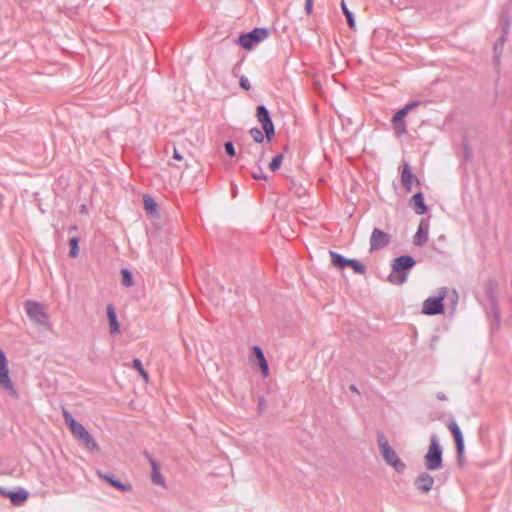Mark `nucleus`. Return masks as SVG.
<instances>
[{
    "mask_svg": "<svg viewBox=\"0 0 512 512\" xmlns=\"http://www.w3.org/2000/svg\"><path fill=\"white\" fill-rule=\"evenodd\" d=\"M62 416L65 424L69 427L71 433L79 442L89 450H98V445L91 434L82 424L77 422L71 413L64 407L62 408Z\"/></svg>",
    "mask_w": 512,
    "mask_h": 512,
    "instance_id": "nucleus-1",
    "label": "nucleus"
},
{
    "mask_svg": "<svg viewBox=\"0 0 512 512\" xmlns=\"http://www.w3.org/2000/svg\"><path fill=\"white\" fill-rule=\"evenodd\" d=\"M416 261L412 256L402 255L392 261V271L388 281L394 285H402L407 281L409 271L414 267Z\"/></svg>",
    "mask_w": 512,
    "mask_h": 512,
    "instance_id": "nucleus-2",
    "label": "nucleus"
},
{
    "mask_svg": "<svg viewBox=\"0 0 512 512\" xmlns=\"http://www.w3.org/2000/svg\"><path fill=\"white\" fill-rule=\"evenodd\" d=\"M377 442L380 453L385 462L392 466L397 472H403L406 468L405 463L399 458L397 453L389 445L388 439L382 432H378Z\"/></svg>",
    "mask_w": 512,
    "mask_h": 512,
    "instance_id": "nucleus-3",
    "label": "nucleus"
},
{
    "mask_svg": "<svg viewBox=\"0 0 512 512\" xmlns=\"http://www.w3.org/2000/svg\"><path fill=\"white\" fill-rule=\"evenodd\" d=\"M424 461L427 470L434 471L442 468V449L436 435H432L430 438V445L424 457Z\"/></svg>",
    "mask_w": 512,
    "mask_h": 512,
    "instance_id": "nucleus-4",
    "label": "nucleus"
},
{
    "mask_svg": "<svg viewBox=\"0 0 512 512\" xmlns=\"http://www.w3.org/2000/svg\"><path fill=\"white\" fill-rule=\"evenodd\" d=\"M28 317L38 325L46 326L49 323L48 314L42 304L27 300L24 304Z\"/></svg>",
    "mask_w": 512,
    "mask_h": 512,
    "instance_id": "nucleus-5",
    "label": "nucleus"
},
{
    "mask_svg": "<svg viewBox=\"0 0 512 512\" xmlns=\"http://www.w3.org/2000/svg\"><path fill=\"white\" fill-rule=\"evenodd\" d=\"M268 37V30L265 28H255L252 31L241 34L238 37V43L241 47L251 50L255 45Z\"/></svg>",
    "mask_w": 512,
    "mask_h": 512,
    "instance_id": "nucleus-6",
    "label": "nucleus"
},
{
    "mask_svg": "<svg viewBox=\"0 0 512 512\" xmlns=\"http://www.w3.org/2000/svg\"><path fill=\"white\" fill-rule=\"evenodd\" d=\"M446 294V288L440 291L438 297H429L423 302L422 312L426 315H439L444 311L443 298Z\"/></svg>",
    "mask_w": 512,
    "mask_h": 512,
    "instance_id": "nucleus-7",
    "label": "nucleus"
},
{
    "mask_svg": "<svg viewBox=\"0 0 512 512\" xmlns=\"http://www.w3.org/2000/svg\"><path fill=\"white\" fill-rule=\"evenodd\" d=\"M257 120L262 124V128L268 140H271L274 135V125L270 118L269 112L264 105H259L256 109Z\"/></svg>",
    "mask_w": 512,
    "mask_h": 512,
    "instance_id": "nucleus-8",
    "label": "nucleus"
},
{
    "mask_svg": "<svg viewBox=\"0 0 512 512\" xmlns=\"http://www.w3.org/2000/svg\"><path fill=\"white\" fill-rule=\"evenodd\" d=\"M390 240L391 236L388 233L379 228H374L370 236V251L373 252L386 247Z\"/></svg>",
    "mask_w": 512,
    "mask_h": 512,
    "instance_id": "nucleus-9",
    "label": "nucleus"
},
{
    "mask_svg": "<svg viewBox=\"0 0 512 512\" xmlns=\"http://www.w3.org/2000/svg\"><path fill=\"white\" fill-rule=\"evenodd\" d=\"M416 105H417V103L407 104L402 109H400L398 112H396L395 115L393 116L392 124H393L396 134L398 136L407 132L404 117Z\"/></svg>",
    "mask_w": 512,
    "mask_h": 512,
    "instance_id": "nucleus-10",
    "label": "nucleus"
},
{
    "mask_svg": "<svg viewBox=\"0 0 512 512\" xmlns=\"http://www.w3.org/2000/svg\"><path fill=\"white\" fill-rule=\"evenodd\" d=\"M0 386L9 391H14L9 377L8 361L3 350L0 349Z\"/></svg>",
    "mask_w": 512,
    "mask_h": 512,
    "instance_id": "nucleus-11",
    "label": "nucleus"
},
{
    "mask_svg": "<svg viewBox=\"0 0 512 512\" xmlns=\"http://www.w3.org/2000/svg\"><path fill=\"white\" fill-rule=\"evenodd\" d=\"M149 463L151 465V481L155 485H159L161 487H166V481L163 475L161 474V466L160 464L152 458L150 455H147Z\"/></svg>",
    "mask_w": 512,
    "mask_h": 512,
    "instance_id": "nucleus-12",
    "label": "nucleus"
},
{
    "mask_svg": "<svg viewBox=\"0 0 512 512\" xmlns=\"http://www.w3.org/2000/svg\"><path fill=\"white\" fill-rule=\"evenodd\" d=\"M414 484L419 491L427 493L433 487L434 478L430 474L423 472L417 476Z\"/></svg>",
    "mask_w": 512,
    "mask_h": 512,
    "instance_id": "nucleus-13",
    "label": "nucleus"
},
{
    "mask_svg": "<svg viewBox=\"0 0 512 512\" xmlns=\"http://www.w3.org/2000/svg\"><path fill=\"white\" fill-rule=\"evenodd\" d=\"M97 475L101 479H103L104 481L109 483L111 486L115 487L116 489H118V490H120L122 492H128V491H131V489H132V486L130 484L122 483L121 481L115 479L113 477V475H111V474H106V473H103L101 471H98Z\"/></svg>",
    "mask_w": 512,
    "mask_h": 512,
    "instance_id": "nucleus-14",
    "label": "nucleus"
},
{
    "mask_svg": "<svg viewBox=\"0 0 512 512\" xmlns=\"http://www.w3.org/2000/svg\"><path fill=\"white\" fill-rule=\"evenodd\" d=\"M413 181L418 182L417 178L411 172L409 163L404 162L401 172V183L407 191H411Z\"/></svg>",
    "mask_w": 512,
    "mask_h": 512,
    "instance_id": "nucleus-15",
    "label": "nucleus"
},
{
    "mask_svg": "<svg viewBox=\"0 0 512 512\" xmlns=\"http://www.w3.org/2000/svg\"><path fill=\"white\" fill-rule=\"evenodd\" d=\"M448 428L454 437L458 454H462L464 450V441L459 426L456 422H450Z\"/></svg>",
    "mask_w": 512,
    "mask_h": 512,
    "instance_id": "nucleus-16",
    "label": "nucleus"
},
{
    "mask_svg": "<svg viewBox=\"0 0 512 512\" xmlns=\"http://www.w3.org/2000/svg\"><path fill=\"white\" fill-rule=\"evenodd\" d=\"M448 428L454 437L458 454H462L464 450V441L459 426L456 422H450Z\"/></svg>",
    "mask_w": 512,
    "mask_h": 512,
    "instance_id": "nucleus-17",
    "label": "nucleus"
},
{
    "mask_svg": "<svg viewBox=\"0 0 512 512\" xmlns=\"http://www.w3.org/2000/svg\"><path fill=\"white\" fill-rule=\"evenodd\" d=\"M448 428L454 437L458 454H462L464 450V441L459 426L456 422H450Z\"/></svg>",
    "mask_w": 512,
    "mask_h": 512,
    "instance_id": "nucleus-18",
    "label": "nucleus"
},
{
    "mask_svg": "<svg viewBox=\"0 0 512 512\" xmlns=\"http://www.w3.org/2000/svg\"><path fill=\"white\" fill-rule=\"evenodd\" d=\"M252 352L258 361L263 377H267L269 375V367L262 349L259 346H253Z\"/></svg>",
    "mask_w": 512,
    "mask_h": 512,
    "instance_id": "nucleus-19",
    "label": "nucleus"
},
{
    "mask_svg": "<svg viewBox=\"0 0 512 512\" xmlns=\"http://www.w3.org/2000/svg\"><path fill=\"white\" fill-rule=\"evenodd\" d=\"M428 224L421 221L418 230L414 236V244L417 246H423L428 241Z\"/></svg>",
    "mask_w": 512,
    "mask_h": 512,
    "instance_id": "nucleus-20",
    "label": "nucleus"
},
{
    "mask_svg": "<svg viewBox=\"0 0 512 512\" xmlns=\"http://www.w3.org/2000/svg\"><path fill=\"white\" fill-rule=\"evenodd\" d=\"M3 494L6 495L14 505H17V506L22 505L28 498V492L24 489H19L17 491H10L7 493L3 492Z\"/></svg>",
    "mask_w": 512,
    "mask_h": 512,
    "instance_id": "nucleus-21",
    "label": "nucleus"
},
{
    "mask_svg": "<svg viewBox=\"0 0 512 512\" xmlns=\"http://www.w3.org/2000/svg\"><path fill=\"white\" fill-rule=\"evenodd\" d=\"M411 206L417 215L426 213L427 207L424 203V197L421 192L416 193L411 199Z\"/></svg>",
    "mask_w": 512,
    "mask_h": 512,
    "instance_id": "nucleus-22",
    "label": "nucleus"
},
{
    "mask_svg": "<svg viewBox=\"0 0 512 512\" xmlns=\"http://www.w3.org/2000/svg\"><path fill=\"white\" fill-rule=\"evenodd\" d=\"M107 317H108L109 326H110V333L111 334L119 333L120 325L117 320V315H116L115 309L111 304H109L107 306Z\"/></svg>",
    "mask_w": 512,
    "mask_h": 512,
    "instance_id": "nucleus-23",
    "label": "nucleus"
},
{
    "mask_svg": "<svg viewBox=\"0 0 512 512\" xmlns=\"http://www.w3.org/2000/svg\"><path fill=\"white\" fill-rule=\"evenodd\" d=\"M329 256H330V259H331V263L337 267V268H340V269H343L345 268L346 266H348V261L349 259H346L344 256H342L341 254L335 252V251H329Z\"/></svg>",
    "mask_w": 512,
    "mask_h": 512,
    "instance_id": "nucleus-24",
    "label": "nucleus"
},
{
    "mask_svg": "<svg viewBox=\"0 0 512 512\" xmlns=\"http://www.w3.org/2000/svg\"><path fill=\"white\" fill-rule=\"evenodd\" d=\"M341 9L343 11V14L345 15L346 17V20H347V23L349 25L350 28H354L355 27V21H354V17H353V14L352 12L348 9L346 3L344 0L341 1Z\"/></svg>",
    "mask_w": 512,
    "mask_h": 512,
    "instance_id": "nucleus-25",
    "label": "nucleus"
},
{
    "mask_svg": "<svg viewBox=\"0 0 512 512\" xmlns=\"http://www.w3.org/2000/svg\"><path fill=\"white\" fill-rule=\"evenodd\" d=\"M348 266H350L357 274L362 275L366 272V267L356 259H349Z\"/></svg>",
    "mask_w": 512,
    "mask_h": 512,
    "instance_id": "nucleus-26",
    "label": "nucleus"
},
{
    "mask_svg": "<svg viewBox=\"0 0 512 512\" xmlns=\"http://www.w3.org/2000/svg\"><path fill=\"white\" fill-rule=\"evenodd\" d=\"M122 284L126 287H130L133 285V276L132 273L128 269H122Z\"/></svg>",
    "mask_w": 512,
    "mask_h": 512,
    "instance_id": "nucleus-27",
    "label": "nucleus"
},
{
    "mask_svg": "<svg viewBox=\"0 0 512 512\" xmlns=\"http://www.w3.org/2000/svg\"><path fill=\"white\" fill-rule=\"evenodd\" d=\"M144 208L149 214L156 212L157 204L150 197H144Z\"/></svg>",
    "mask_w": 512,
    "mask_h": 512,
    "instance_id": "nucleus-28",
    "label": "nucleus"
},
{
    "mask_svg": "<svg viewBox=\"0 0 512 512\" xmlns=\"http://www.w3.org/2000/svg\"><path fill=\"white\" fill-rule=\"evenodd\" d=\"M69 246H70V251H69V255L72 257V258H75L78 256L79 254V246H78V239L77 238H71L69 240Z\"/></svg>",
    "mask_w": 512,
    "mask_h": 512,
    "instance_id": "nucleus-29",
    "label": "nucleus"
},
{
    "mask_svg": "<svg viewBox=\"0 0 512 512\" xmlns=\"http://www.w3.org/2000/svg\"><path fill=\"white\" fill-rule=\"evenodd\" d=\"M283 155L282 154H277L275 155L270 164H269V168L272 170V171H276L277 169L280 168L282 162H283Z\"/></svg>",
    "mask_w": 512,
    "mask_h": 512,
    "instance_id": "nucleus-30",
    "label": "nucleus"
},
{
    "mask_svg": "<svg viewBox=\"0 0 512 512\" xmlns=\"http://www.w3.org/2000/svg\"><path fill=\"white\" fill-rule=\"evenodd\" d=\"M250 135L254 139L255 142L261 143L264 140V134L261 129L259 128H252L250 130Z\"/></svg>",
    "mask_w": 512,
    "mask_h": 512,
    "instance_id": "nucleus-31",
    "label": "nucleus"
},
{
    "mask_svg": "<svg viewBox=\"0 0 512 512\" xmlns=\"http://www.w3.org/2000/svg\"><path fill=\"white\" fill-rule=\"evenodd\" d=\"M507 31H504V34L500 37L499 43H496L494 45V51H495V59L497 62L499 61V54L497 52L499 46H503L506 41Z\"/></svg>",
    "mask_w": 512,
    "mask_h": 512,
    "instance_id": "nucleus-32",
    "label": "nucleus"
},
{
    "mask_svg": "<svg viewBox=\"0 0 512 512\" xmlns=\"http://www.w3.org/2000/svg\"><path fill=\"white\" fill-rule=\"evenodd\" d=\"M225 152L231 157L235 156L236 152L232 142L225 143Z\"/></svg>",
    "mask_w": 512,
    "mask_h": 512,
    "instance_id": "nucleus-33",
    "label": "nucleus"
},
{
    "mask_svg": "<svg viewBox=\"0 0 512 512\" xmlns=\"http://www.w3.org/2000/svg\"><path fill=\"white\" fill-rule=\"evenodd\" d=\"M239 84H240L241 88H243L244 90H249L251 88L250 82H249L248 78L245 76H242L240 78Z\"/></svg>",
    "mask_w": 512,
    "mask_h": 512,
    "instance_id": "nucleus-34",
    "label": "nucleus"
},
{
    "mask_svg": "<svg viewBox=\"0 0 512 512\" xmlns=\"http://www.w3.org/2000/svg\"><path fill=\"white\" fill-rule=\"evenodd\" d=\"M132 365L139 373L144 370L142 362L138 358L133 359Z\"/></svg>",
    "mask_w": 512,
    "mask_h": 512,
    "instance_id": "nucleus-35",
    "label": "nucleus"
},
{
    "mask_svg": "<svg viewBox=\"0 0 512 512\" xmlns=\"http://www.w3.org/2000/svg\"><path fill=\"white\" fill-rule=\"evenodd\" d=\"M252 177L256 180H259V179H266V175L262 172L261 169H259L257 172H254L252 174Z\"/></svg>",
    "mask_w": 512,
    "mask_h": 512,
    "instance_id": "nucleus-36",
    "label": "nucleus"
},
{
    "mask_svg": "<svg viewBox=\"0 0 512 512\" xmlns=\"http://www.w3.org/2000/svg\"><path fill=\"white\" fill-rule=\"evenodd\" d=\"M313 0H306L305 2V9L307 13L309 14L312 10Z\"/></svg>",
    "mask_w": 512,
    "mask_h": 512,
    "instance_id": "nucleus-37",
    "label": "nucleus"
},
{
    "mask_svg": "<svg viewBox=\"0 0 512 512\" xmlns=\"http://www.w3.org/2000/svg\"><path fill=\"white\" fill-rule=\"evenodd\" d=\"M139 374H140V376L142 377V379L144 380L145 383L149 382V375H148V372L145 369L142 372H140Z\"/></svg>",
    "mask_w": 512,
    "mask_h": 512,
    "instance_id": "nucleus-38",
    "label": "nucleus"
},
{
    "mask_svg": "<svg viewBox=\"0 0 512 512\" xmlns=\"http://www.w3.org/2000/svg\"><path fill=\"white\" fill-rule=\"evenodd\" d=\"M139 374H140V376L142 377V379L144 380L145 383L149 382V375H148V372L145 369L142 372H140Z\"/></svg>",
    "mask_w": 512,
    "mask_h": 512,
    "instance_id": "nucleus-39",
    "label": "nucleus"
},
{
    "mask_svg": "<svg viewBox=\"0 0 512 512\" xmlns=\"http://www.w3.org/2000/svg\"><path fill=\"white\" fill-rule=\"evenodd\" d=\"M173 158L176 159V160H181L182 159V156L180 155V153L176 149H174Z\"/></svg>",
    "mask_w": 512,
    "mask_h": 512,
    "instance_id": "nucleus-40",
    "label": "nucleus"
},
{
    "mask_svg": "<svg viewBox=\"0 0 512 512\" xmlns=\"http://www.w3.org/2000/svg\"><path fill=\"white\" fill-rule=\"evenodd\" d=\"M232 195H233V197H235V196H236V190H235V189H233V191H232Z\"/></svg>",
    "mask_w": 512,
    "mask_h": 512,
    "instance_id": "nucleus-41",
    "label": "nucleus"
},
{
    "mask_svg": "<svg viewBox=\"0 0 512 512\" xmlns=\"http://www.w3.org/2000/svg\"><path fill=\"white\" fill-rule=\"evenodd\" d=\"M352 391H355L356 390V387L355 386H352L351 387Z\"/></svg>",
    "mask_w": 512,
    "mask_h": 512,
    "instance_id": "nucleus-42",
    "label": "nucleus"
}]
</instances>
